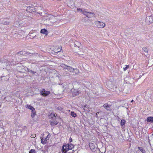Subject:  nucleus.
Masks as SVG:
<instances>
[{
  "mask_svg": "<svg viewBox=\"0 0 153 153\" xmlns=\"http://www.w3.org/2000/svg\"><path fill=\"white\" fill-rule=\"evenodd\" d=\"M80 45V43H79V42L76 41L74 43V47H76V46L79 49V46Z\"/></svg>",
  "mask_w": 153,
  "mask_h": 153,
  "instance_id": "5701e85b",
  "label": "nucleus"
},
{
  "mask_svg": "<svg viewBox=\"0 0 153 153\" xmlns=\"http://www.w3.org/2000/svg\"><path fill=\"white\" fill-rule=\"evenodd\" d=\"M26 54L30 56H32L33 55L36 56L37 54L35 53H30L28 52H26Z\"/></svg>",
  "mask_w": 153,
  "mask_h": 153,
  "instance_id": "393cba45",
  "label": "nucleus"
},
{
  "mask_svg": "<svg viewBox=\"0 0 153 153\" xmlns=\"http://www.w3.org/2000/svg\"><path fill=\"white\" fill-rule=\"evenodd\" d=\"M54 117H55V114H54Z\"/></svg>",
  "mask_w": 153,
  "mask_h": 153,
  "instance_id": "603ef678",
  "label": "nucleus"
},
{
  "mask_svg": "<svg viewBox=\"0 0 153 153\" xmlns=\"http://www.w3.org/2000/svg\"><path fill=\"white\" fill-rule=\"evenodd\" d=\"M141 77H142V76L141 75L139 76L138 79H139Z\"/></svg>",
  "mask_w": 153,
  "mask_h": 153,
  "instance_id": "c03bdc74",
  "label": "nucleus"
},
{
  "mask_svg": "<svg viewBox=\"0 0 153 153\" xmlns=\"http://www.w3.org/2000/svg\"><path fill=\"white\" fill-rule=\"evenodd\" d=\"M71 116L74 117H75L77 116L76 114L74 111H71Z\"/></svg>",
  "mask_w": 153,
  "mask_h": 153,
  "instance_id": "a878e982",
  "label": "nucleus"
},
{
  "mask_svg": "<svg viewBox=\"0 0 153 153\" xmlns=\"http://www.w3.org/2000/svg\"><path fill=\"white\" fill-rule=\"evenodd\" d=\"M74 146L71 143H64L63 145L61 151L62 153H66L70 150H71L74 148Z\"/></svg>",
  "mask_w": 153,
  "mask_h": 153,
  "instance_id": "f257e3e1",
  "label": "nucleus"
},
{
  "mask_svg": "<svg viewBox=\"0 0 153 153\" xmlns=\"http://www.w3.org/2000/svg\"><path fill=\"white\" fill-rule=\"evenodd\" d=\"M40 33L47 35L48 34V32L47 29H42L41 30Z\"/></svg>",
  "mask_w": 153,
  "mask_h": 153,
  "instance_id": "dca6fc26",
  "label": "nucleus"
},
{
  "mask_svg": "<svg viewBox=\"0 0 153 153\" xmlns=\"http://www.w3.org/2000/svg\"><path fill=\"white\" fill-rule=\"evenodd\" d=\"M30 137L31 138H35L36 137V134H32Z\"/></svg>",
  "mask_w": 153,
  "mask_h": 153,
  "instance_id": "4c0bfd02",
  "label": "nucleus"
},
{
  "mask_svg": "<svg viewBox=\"0 0 153 153\" xmlns=\"http://www.w3.org/2000/svg\"><path fill=\"white\" fill-rule=\"evenodd\" d=\"M144 74H143L142 75H143Z\"/></svg>",
  "mask_w": 153,
  "mask_h": 153,
  "instance_id": "864d4df0",
  "label": "nucleus"
},
{
  "mask_svg": "<svg viewBox=\"0 0 153 153\" xmlns=\"http://www.w3.org/2000/svg\"><path fill=\"white\" fill-rule=\"evenodd\" d=\"M89 147L92 151H93L95 148V146L94 143H89Z\"/></svg>",
  "mask_w": 153,
  "mask_h": 153,
  "instance_id": "ddd939ff",
  "label": "nucleus"
},
{
  "mask_svg": "<svg viewBox=\"0 0 153 153\" xmlns=\"http://www.w3.org/2000/svg\"><path fill=\"white\" fill-rule=\"evenodd\" d=\"M61 67L65 69H67L70 72H72L73 68L71 67L66 65L64 64H62L61 65Z\"/></svg>",
  "mask_w": 153,
  "mask_h": 153,
  "instance_id": "20e7f679",
  "label": "nucleus"
},
{
  "mask_svg": "<svg viewBox=\"0 0 153 153\" xmlns=\"http://www.w3.org/2000/svg\"><path fill=\"white\" fill-rule=\"evenodd\" d=\"M77 10L79 12H82L83 10L79 8H78L77 9Z\"/></svg>",
  "mask_w": 153,
  "mask_h": 153,
  "instance_id": "e433bc0d",
  "label": "nucleus"
},
{
  "mask_svg": "<svg viewBox=\"0 0 153 153\" xmlns=\"http://www.w3.org/2000/svg\"><path fill=\"white\" fill-rule=\"evenodd\" d=\"M58 109L59 111H62V108L61 107H59L58 108Z\"/></svg>",
  "mask_w": 153,
  "mask_h": 153,
  "instance_id": "58836bf2",
  "label": "nucleus"
},
{
  "mask_svg": "<svg viewBox=\"0 0 153 153\" xmlns=\"http://www.w3.org/2000/svg\"><path fill=\"white\" fill-rule=\"evenodd\" d=\"M125 66H126V67L123 68V70L124 71H126L129 67V65H125Z\"/></svg>",
  "mask_w": 153,
  "mask_h": 153,
  "instance_id": "c9c22d12",
  "label": "nucleus"
},
{
  "mask_svg": "<svg viewBox=\"0 0 153 153\" xmlns=\"http://www.w3.org/2000/svg\"><path fill=\"white\" fill-rule=\"evenodd\" d=\"M26 54V53H25V51H19L17 53V54H20V55H23L24 54Z\"/></svg>",
  "mask_w": 153,
  "mask_h": 153,
  "instance_id": "c85d7f7f",
  "label": "nucleus"
},
{
  "mask_svg": "<svg viewBox=\"0 0 153 153\" xmlns=\"http://www.w3.org/2000/svg\"><path fill=\"white\" fill-rule=\"evenodd\" d=\"M41 95L43 97H46L49 95L50 94V92L49 91H46L43 88L42 90L40 91Z\"/></svg>",
  "mask_w": 153,
  "mask_h": 153,
  "instance_id": "7ed1b4c3",
  "label": "nucleus"
},
{
  "mask_svg": "<svg viewBox=\"0 0 153 153\" xmlns=\"http://www.w3.org/2000/svg\"><path fill=\"white\" fill-rule=\"evenodd\" d=\"M111 105H108V103H105L104 104L103 107L108 111H110L111 110L110 107Z\"/></svg>",
  "mask_w": 153,
  "mask_h": 153,
  "instance_id": "9d476101",
  "label": "nucleus"
},
{
  "mask_svg": "<svg viewBox=\"0 0 153 153\" xmlns=\"http://www.w3.org/2000/svg\"><path fill=\"white\" fill-rule=\"evenodd\" d=\"M41 140V143L43 144H46L47 142L46 141L44 140H43V138L42 137L40 138Z\"/></svg>",
  "mask_w": 153,
  "mask_h": 153,
  "instance_id": "473e14b6",
  "label": "nucleus"
},
{
  "mask_svg": "<svg viewBox=\"0 0 153 153\" xmlns=\"http://www.w3.org/2000/svg\"><path fill=\"white\" fill-rule=\"evenodd\" d=\"M97 24L98 27L99 28L103 27L105 26V25L104 23L99 21L97 22Z\"/></svg>",
  "mask_w": 153,
  "mask_h": 153,
  "instance_id": "1a4fd4ad",
  "label": "nucleus"
},
{
  "mask_svg": "<svg viewBox=\"0 0 153 153\" xmlns=\"http://www.w3.org/2000/svg\"><path fill=\"white\" fill-rule=\"evenodd\" d=\"M94 17V14L93 13L91 12H89L87 16V17L88 18H90L92 17Z\"/></svg>",
  "mask_w": 153,
  "mask_h": 153,
  "instance_id": "a211bd4d",
  "label": "nucleus"
},
{
  "mask_svg": "<svg viewBox=\"0 0 153 153\" xmlns=\"http://www.w3.org/2000/svg\"><path fill=\"white\" fill-rule=\"evenodd\" d=\"M36 114V112L35 110H33V111H31V117L33 118L34 117L35 115Z\"/></svg>",
  "mask_w": 153,
  "mask_h": 153,
  "instance_id": "6ab92c4d",
  "label": "nucleus"
},
{
  "mask_svg": "<svg viewBox=\"0 0 153 153\" xmlns=\"http://www.w3.org/2000/svg\"><path fill=\"white\" fill-rule=\"evenodd\" d=\"M138 148L142 153H146V151L142 147H138Z\"/></svg>",
  "mask_w": 153,
  "mask_h": 153,
  "instance_id": "4be33fe9",
  "label": "nucleus"
},
{
  "mask_svg": "<svg viewBox=\"0 0 153 153\" xmlns=\"http://www.w3.org/2000/svg\"><path fill=\"white\" fill-rule=\"evenodd\" d=\"M76 150H72L73 152L74 153H75V152H76Z\"/></svg>",
  "mask_w": 153,
  "mask_h": 153,
  "instance_id": "37998d69",
  "label": "nucleus"
},
{
  "mask_svg": "<svg viewBox=\"0 0 153 153\" xmlns=\"http://www.w3.org/2000/svg\"><path fill=\"white\" fill-rule=\"evenodd\" d=\"M88 12H87L83 10L82 12V13L84 15H85L86 16V17L88 15Z\"/></svg>",
  "mask_w": 153,
  "mask_h": 153,
  "instance_id": "c756f323",
  "label": "nucleus"
},
{
  "mask_svg": "<svg viewBox=\"0 0 153 153\" xmlns=\"http://www.w3.org/2000/svg\"><path fill=\"white\" fill-rule=\"evenodd\" d=\"M36 37H37L36 36V35H35L34 37H33V38H35Z\"/></svg>",
  "mask_w": 153,
  "mask_h": 153,
  "instance_id": "a18cd8bd",
  "label": "nucleus"
},
{
  "mask_svg": "<svg viewBox=\"0 0 153 153\" xmlns=\"http://www.w3.org/2000/svg\"><path fill=\"white\" fill-rule=\"evenodd\" d=\"M72 72L75 74H77L79 72V70L77 68H73Z\"/></svg>",
  "mask_w": 153,
  "mask_h": 153,
  "instance_id": "b1692460",
  "label": "nucleus"
},
{
  "mask_svg": "<svg viewBox=\"0 0 153 153\" xmlns=\"http://www.w3.org/2000/svg\"><path fill=\"white\" fill-rule=\"evenodd\" d=\"M126 120L124 119H122L121 120L120 122V125L122 127H123V126H124L126 123Z\"/></svg>",
  "mask_w": 153,
  "mask_h": 153,
  "instance_id": "aec40b11",
  "label": "nucleus"
},
{
  "mask_svg": "<svg viewBox=\"0 0 153 153\" xmlns=\"http://www.w3.org/2000/svg\"><path fill=\"white\" fill-rule=\"evenodd\" d=\"M46 23H48V24L49 25L51 24V23H49L48 22H50V21L47 20V18L46 19V20H45L44 21Z\"/></svg>",
  "mask_w": 153,
  "mask_h": 153,
  "instance_id": "f704fd0d",
  "label": "nucleus"
},
{
  "mask_svg": "<svg viewBox=\"0 0 153 153\" xmlns=\"http://www.w3.org/2000/svg\"><path fill=\"white\" fill-rule=\"evenodd\" d=\"M120 91H123V90L122 89V90Z\"/></svg>",
  "mask_w": 153,
  "mask_h": 153,
  "instance_id": "09e8293b",
  "label": "nucleus"
},
{
  "mask_svg": "<svg viewBox=\"0 0 153 153\" xmlns=\"http://www.w3.org/2000/svg\"><path fill=\"white\" fill-rule=\"evenodd\" d=\"M69 141L70 143H71L72 141V139L71 137H70L69 138Z\"/></svg>",
  "mask_w": 153,
  "mask_h": 153,
  "instance_id": "a19ab883",
  "label": "nucleus"
},
{
  "mask_svg": "<svg viewBox=\"0 0 153 153\" xmlns=\"http://www.w3.org/2000/svg\"><path fill=\"white\" fill-rule=\"evenodd\" d=\"M88 18L87 17H85L82 19V21L83 23L86 22L88 21Z\"/></svg>",
  "mask_w": 153,
  "mask_h": 153,
  "instance_id": "412c9836",
  "label": "nucleus"
},
{
  "mask_svg": "<svg viewBox=\"0 0 153 153\" xmlns=\"http://www.w3.org/2000/svg\"><path fill=\"white\" fill-rule=\"evenodd\" d=\"M134 102V100H131V102Z\"/></svg>",
  "mask_w": 153,
  "mask_h": 153,
  "instance_id": "49530a36",
  "label": "nucleus"
},
{
  "mask_svg": "<svg viewBox=\"0 0 153 153\" xmlns=\"http://www.w3.org/2000/svg\"><path fill=\"white\" fill-rule=\"evenodd\" d=\"M152 135L153 136V133L152 134Z\"/></svg>",
  "mask_w": 153,
  "mask_h": 153,
  "instance_id": "5fc2aeb1",
  "label": "nucleus"
},
{
  "mask_svg": "<svg viewBox=\"0 0 153 153\" xmlns=\"http://www.w3.org/2000/svg\"><path fill=\"white\" fill-rule=\"evenodd\" d=\"M49 122L51 125L52 126L56 125L58 123V122L57 121H56L54 120H50L49 121Z\"/></svg>",
  "mask_w": 153,
  "mask_h": 153,
  "instance_id": "9b49d317",
  "label": "nucleus"
},
{
  "mask_svg": "<svg viewBox=\"0 0 153 153\" xmlns=\"http://www.w3.org/2000/svg\"><path fill=\"white\" fill-rule=\"evenodd\" d=\"M30 110H31V111H33V110H35V108L33 107V109H31Z\"/></svg>",
  "mask_w": 153,
  "mask_h": 153,
  "instance_id": "79ce46f5",
  "label": "nucleus"
},
{
  "mask_svg": "<svg viewBox=\"0 0 153 153\" xmlns=\"http://www.w3.org/2000/svg\"><path fill=\"white\" fill-rule=\"evenodd\" d=\"M66 74H68V73H67Z\"/></svg>",
  "mask_w": 153,
  "mask_h": 153,
  "instance_id": "6e6d98bb",
  "label": "nucleus"
},
{
  "mask_svg": "<svg viewBox=\"0 0 153 153\" xmlns=\"http://www.w3.org/2000/svg\"><path fill=\"white\" fill-rule=\"evenodd\" d=\"M49 20L50 22L49 23H53L56 21V19L55 16H51L47 17V20Z\"/></svg>",
  "mask_w": 153,
  "mask_h": 153,
  "instance_id": "423d86ee",
  "label": "nucleus"
},
{
  "mask_svg": "<svg viewBox=\"0 0 153 153\" xmlns=\"http://www.w3.org/2000/svg\"><path fill=\"white\" fill-rule=\"evenodd\" d=\"M20 15L21 16V17H22L23 18H25V17L26 16L25 15V16H24V15H21V14Z\"/></svg>",
  "mask_w": 153,
  "mask_h": 153,
  "instance_id": "ea45409f",
  "label": "nucleus"
},
{
  "mask_svg": "<svg viewBox=\"0 0 153 153\" xmlns=\"http://www.w3.org/2000/svg\"><path fill=\"white\" fill-rule=\"evenodd\" d=\"M40 7L37 6H33L31 5V6L27 7L26 10L27 11L33 13L35 14L37 13L40 14L38 11V8Z\"/></svg>",
  "mask_w": 153,
  "mask_h": 153,
  "instance_id": "f03ea898",
  "label": "nucleus"
},
{
  "mask_svg": "<svg viewBox=\"0 0 153 153\" xmlns=\"http://www.w3.org/2000/svg\"><path fill=\"white\" fill-rule=\"evenodd\" d=\"M145 21L147 24L150 25L153 22V16L151 15L147 17Z\"/></svg>",
  "mask_w": 153,
  "mask_h": 153,
  "instance_id": "39448f33",
  "label": "nucleus"
},
{
  "mask_svg": "<svg viewBox=\"0 0 153 153\" xmlns=\"http://www.w3.org/2000/svg\"><path fill=\"white\" fill-rule=\"evenodd\" d=\"M29 153H36V152L35 150L33 149H31L29 151Z\"/></svg>",
  "mask_w": 153,
  "mask_h": 153,
  "instance_id": "72a5a7b5",
  "label": "nucleus"
},
{
  "mask_svg": "<svg viewBox=\"0 0 153 153\" xmlns=\"http://www.w3.org/2000/svg\"><path fill=\"white\" fill-rule=\"evenodd\" d=\"M144 52L147 53L148 51V49L145 47H143L142 48Z\"/></svg>",
  "mask_w": 153,
  "mask_h": 153,
  "instance_id": "7c9ffc66",
  "label": "nucleus"
},
{
  "mask_svg": "<svg viewBox=\"0 0 153 153\" xmlns=\"http://www.w3.org/2000/svg\"><path fill=\"white\" fill-rule=\"evenodd\" d=\"M10 22V21L8 19H4L2 21V23L3 24L7 25H9Z\"/></svg>",
  "mask_w": 153,
  "mask_h": 153,
  "instance_id": "f8f14e48",
  "label": "nucleus"
},
{
  "mask_svg": "<svg viewBox=\"0 0 153 153\" xmlns=\"http://www.w3.org/2000/svg\"><path fill=\"white\" fill-rule=\"evenodd\" d=\"M71 91L73 97H75L76 96L79 95L80 93L79 90H78L75 89H72Z\"/></svg>",
  "mask_w": 153,
  "mask_h": 153,
  "instance_id": "0eeeda50",
  "label": "nucleus"
},
{
  "mask_svg": "<svg viewBox=\"0 0 153 153\" xmlns=\"http://www.w3.org/2000/svg\"><path fill=\"white\" fill-rule=\"evenodd\" d=\"M27 71L31 74H38L37 72V70L35 69H33V70H32L31 69H29L28 68H27Z\"/></svg>",
  "mask_w": 153,
  "mask_h": 153,
  "instance_id": "6e6552de",
  "label": "nucleus"
},
{
  "mask_svg": "<svg viewBox=\"0 0 153 153\" xmlns=\"http://www.w3.org/2000/svg\"><path fill=\"white\" fill-rule=\"evenodd\" d=\"M15 34V35H17V34H16H16Z\"/></svg>",
  "mask_w": 153,
  "mask_h": 153,
  "instance_id": "3c124183",
  "label": "nucleus"
},
{
  "mask_svg": "<svg viewBox=\"0 0 153 153\" xmlns=\"http://www.w3.org/2000/svg\"><path fill=\"white\" fill-rule=\"evenodd\" d=\"M62 47L60 46L59 47L56 48V49L55 48L54 50V51L55 53H58L60 52L61 50Z\"/></svg>",
  "mask_w": 153,
  "mask_h": 153,
  "instance_id": "f3484780",
  "label": "nucleus"
},
{
  "mask_svg": "<svg viewBox=\"0 0 153 153\" xmlns=\"http://www.w3.org/2000/svg\"><path fill=\"white\" fill-rule=\"evenodd\" d=\"M25 107L26 108L30 110L31 109H33V107L31 106L30 105L27 104L26 105Z\"/></svg>",
  "mask_w": 153,
  "mask_h": 153,
  "instance_id": "bb28decb",
  "label": "nucleus"
},
{
  "mask_svg": "<svg viewBox=\"0 0 153 153\" xmlns=\"http://www.w3.org/2000/svg\"><path fill=\"white\" fill-rule=\"evenodd\" d=\"M50 137H51V135H50V134H49L47 135V136L44 139L46 141H47L48 140H49V138Z\"/></svg>",
  "mask_w": 153,
  "mask_h": 153,
  "instance_id": "2f4dec72",
  "label": "nucleus"
},
{
  "mask_svg": "<svg viewBox=\"0 0 153 153\" xmlns=\"http://www.w3.org/2000/svg\"><path fill=\"white\" fill-rule=\"evenodd\" d=\"M146 121L147 122L152 123L153 122V117H148L146 119Z\"/></svg>",
  "mask_w": 153,
  "mask_h": 153,
  "instance_id": "2eb2a0df",
  "label": "nucleus"
},
{
  "mask_svg": "<svg viewBox=\"0 0 153 153\" xmlns=\"http://www.w3.org/2000/svg\"><path fill=\"white\" fill-rule=\"evenodd\" d=\"M22 13H24V15L25 14V11L24 12H22Z\"/></svg>",
  "mask_w": 153,
  "mask_h": 153,
  "instance_id": "de8ad7c7",
  "label": "nucleus"
},
{
  "mask_svg": "<svg viewBox=\"0 0 153 153\" xmlns=\"http://www.w3.org/2000/svg\"><path fill=\"white\" fill-rule=\"evenodd\" d=\"M25 107L26 108L30 110L31 109H33V107L31 106L30 105L27 104L26 105Z\"/></svg>",
  "mask_w": 153,
  "mask_h": 153,
  "instance_id": "cd10ccee",
  "label": "nucleus"
},
{
  "mask_svg": "<svg viewBox=\"0 0 153 153\" xmlns=\"http://www.w3.org/2000/svg\"><path fill=\"white\" fill-rule=\"evenodd\" d=\"M82 107L84 110L87 111H90V108H89L88 105H83Z\"/></svg>",
  "mask_w": 153,
  "mask_h": 153,
  "instance_id": "4468645a",
  "label": "nucleus"
},
{
  "mask_svg": "<svg viewBox=\"0 0 153 153\" xmlns=\"http://www.w3.org/2000/svg\"><path fill=\"white\" fill-rule=\"evenodd\" d=\"M71 153V152H68V153Z\"/></svg>",
  "mask_w": 153,
  "mask_h": 153,
  "instance_id": "8fccbe9b",
  "label": "nucleus"
}]
</instances>
